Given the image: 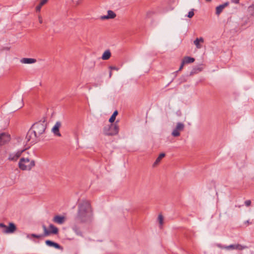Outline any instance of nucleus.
Listing matches in <instances>:
<instances>
[{
    "label": "nucleus",
    "mask_w": 254,
    "mask_h": 254,
    "mask_svg": "<svg viewBox=\"0 0 254 254\" xmlns=\"http://www.w3.org/2000/svg\"><path fill=\"white\" fill-rule=\"evenodd\" d=\"M92 216L90 203L87 201L81 202L79 205L78 218L82 221L89 219Z\"/></svg>",
    "instance_id": "1"
},
{
    "label": "nucleus",
    "mask_w": 254,
    "mask_h": 254,
    "mask_svg": "<svg viewBox=\"0 0 254 254\" xmlns=\"http://www.w3.org/2000/svg\"><path fill=\"white\" fill-rule=\"evenodd\" d=\"M46 125L44 122H39L34 124L28 132L29 134H34L35 137H38L43 134L46 129Z\"/></svg>",
    "instance_id": "2"
},
{
    "label": "nucleus",
    "mask_w": 254,
    "mask_h": 254,
    "mask_svg": "<svg viewBox=\"0 0 254 254\" xmlns=\"http://www.w3.org/2000/svg\"><path fill=\"white\" fill-rule=\"evenodd\" d=\"M34 160L29 158H21L18 163L19 168L23 171H29L35 166Z\"/></svg>",
    "instance_id": "3"
},
{
    "label": "nucleus",
    "mask_w": 254,
    "mask_h": 254,
    "mask_svg": "<svg viewBox=\"0 0 254 254\" xmlns=\"http://www.w3.org/2000/svg\"><path fill=\"white\" fill-rule=\"evenodd\" d=\"M0 227L2 228V232L4 233H13L16 230V227L14 223H9L8 226H6L2 223H0Z\"/></svg>",
    "instance_id": "4"
},
{
    "label": "nucleus",
    "mask_w": 254,
    "mask_h": 254,
    "mask_svg": "<svg viewBox=\"0 0 254 254\" xmlns=\"http://www.w3.org/2000/svg\"><path fill=\"white\" fill-rule=\"evenodd\" d=\"M185 128V125L181 122L177 123L175 127L173 129L172 132V135L174 137H178L181 134V132Z\"/></svg>",
    "instance_id": "5"
},
{
    "label": "nucleus",
    "mask_w": 254,
    "mask_h": 254,
    "mask_svg": "<svg viewBox=\"0 0 254 254\" xmlns=\"http://www.w3.org/2000/svg\"><path fill=\"white\" fill-rule=\"evenodd\" d=\"M11 139L10 135L7 132L0 133V146L8 143Z\"/></svg>",
    "instance_id": "6"
},
{
    "label": "nucleus",
    "mask_w": 254,
    "mask_h": 254,
    "mask_svg": "<svg viewBox=\"0 0 254 254\" xmlns=\"http://www.w3.org/2000/svg\"><path fill=\"white\" fill-rule=\"evenodd\" d=\"M45 236H48L51 234H56L58 233V229L53 224L49 225V230L45 226H43Z\"/></svg>",
    "instance_id": "7"
},
{
    "label": "nucleus",
    "mask_w": 254,
    "mask_h": 254,
    "mask_svg": "<svg viewBox=\"0 0 254 254\" xmlns=\"http://www.w3.org/2000/svg\"><path fill=\"white\" fill-rule=\"evenodd\" d=\"M119 126L117 124H114L110 127L108 131L105 132V134L108 135H114L118 133Z\"/></svg>",
    "instance_id": "8"
},
{
    "label": "nucleus",
    "mask_w": 254,
    "mask_h": 254,
    "mask_svg": "<svg viewBox=\"0 0 254 254\" xmlns=\"http://www.w3.org/2000/svg\"><path fill=\"white\" fill-rule=\"evenodd\" d=\"M26 148H23L21 150L17 151L15 154H10L8 156V160L10 161H16L18 158L20 156L21 153L26 149Z\"/></svg>",
    "instance_id": "9"
},
{
    "label": "nucleus",
    "mask_w": 254,
    "mask_h": 254,
    "mask_svg": "<svg viewBox=\"0 0 254 254\" xmlns=\"http://www.w3.org/2000/svg\"><path fill=\"white\" fill-rule=\"evenodd\" d=\"M61 126V123L60 122H57L52 129L53 133L56 136L60 137L61 134L60 132L59 129Z\"/></svg>",
    "instance_id": "10"
},
{
    "label": "nucleus",
    "mask_w": 254,
    "mask_h": 254,
    "mask_svg": "<svg viewBox=\"0 0 254 254\" xmlns=\"http://www.w3.org/2000/svg\"><path fill=\"white\" fill-rule=\"evenodd\" d=\"M107 13L108 14L107 15H104L101 17V19L102 20L113 19L116 16V13L112 10H109L108 11Z\"/></svg>",
    "instance_id": "11"
},
{
    "label": "nucleus",
    "mask_w": 254,
    "mask_h": 254,
    "mask_svg": "<svg viewBox=\"0 0 254 254\" xmlns=\"http://www.w3.org/2000/svg\"><path fill=\"white\" fill-rule=\"evenodd\" d=\"M65 219V217H64L63 216L56 215L53 218V221L55 223H58L59 224H62L63 223H64Z\"/></svg>",
    "instance_id": "12"
},
{
    "label": "nucleus",
    "mask_w": 254,
    "mask_h": 254,
    "mask_svg": "<svg viewBox=\"0 0 254 254\" xmlns=\"http://www.w3.org/2000/svg\"><path fill=\"white\" fill-rule=\"evenodd\" d=\"M20 63L22 64H32L36 63V60L33 58H22L20 60Z\"/></svg>",
    "instance_id": "13"
},
{
    "label": "nucleus",
    "mask_w": 254,
    "mask_h": 254,
    "mask_svg": "<svg viewBox=\"0 0 254 254\" xmlns=\"http://www.w3.org/2000/svg\"><path fill=\"white\" fill-rule=\"evenodd\" d=\"M48 1V0H40L39 3L35 7V10L36 12H40L42 7L46 4Z\"/></svg>",
    "instance_id": "14"
},
{
    "label": "nucleus",
    "mask_w": 254,
    "mask_h": 254,
    "mask_svg": "<svg viewBox=\"0 0 254 254\" xmlns=\"http://www.w3.org/2000/svg\"><path fill=\"white\" fill-rule=\"evenodd\" d=\"M204 43V39L202 37L197 38L194 41L193 43L197 49L202 47L201 44Z\"/></svg>",
    "instance_id": "15"
},
{
    "label": "nucleus",
    "mask_w": 254,
    "mask_h": 254,
    "mask_svg": "<svg viewBox=\"0 0 254 254\" xmlns=\"http://www.w3.org/2000/svg\"><path fill=\"white\" fill-rule=\"evenodd\" d=\"M228 5V2H226L222 5H220L219 6L216 7V13L217 15H219L220 13L223 11L224 8L226 7Z\"/></svg>",
    "instance_id": "16"
},
{
    "label": "nucleus",
    "mask_w": 254,
    "mask_h": 254,
    "mask_svg": "<svg viewBox=\"0 0 254 254\" xmlns=\"http://www.w3.org/2000/svg\"><path fill=\"white\" fill-rule=\"evenodd\" d=\"M45 243L49 246L53 247L58 249H62V248L58 244L51 241L47 240Z\"/></svg>",
    "instance_id": "17"
},
{
    "label": "nucleus",
    "mask_w": 254,
    "mask_h": 254,
    "mask_svg": "<svg viewBox=\"0 0 254 254\" xmlns=\"http://www.w3.org/2000/svg\"><path fill=\"white\" fill-rule=\"evenodd\" d=\"M111 54L110 51L107 50L104 52L102 56V59L103 60H107L111 57Z\"/></svg>",
    "instance_id": "18"
},
{
    "label": "nucleus",
    "mask_w": 254,
    "mask_h": 254,
    "mask_svg": "<svg viewBox=\"0 0 254 254\" xmlns=\"http://www.w3.org/2000/svg\"><path fill=\"white\" fill-rule=\"evenodd\" d=\"M194 59L189 57H185L183 59V64H187L189 63H192L194 62Z\"/></svg>",
    "instance_id": "19"
},
{
    "label": "nucleus",
    "mask_w": 254,
    "mask_h": 254,
    "mask_svg": "<svg viewBox=\"0 0 254 254\" xmlns=\"http://www.w3.org/2000/svg\"><path fill=\"white\" fill-rule=\"evenodd\" d=\"M226 249H238V250H242L243 247L239 245H230L225 247Z\"/></svg>",
    "instance_id": "20"
},
{
    "label": "nucleus",
    "mask_w": 254,
    "mask_h": 254,
    "mask_svg": "<svg viewBox=\"0 0 254 254\" xmlns=\"http://www.w3.org/2000/svg\"><path fill=\"white\" fill-rule=\"evenodd\" d=\"M164 153H161L159 155V156L157 157L156 161L153 164V166L155 167L157 166L161 161V160L165 157Z\"/></svg>",
    "instance_id": "21"
},
{
    "label": "nucleus",
    "mask_w": 254,
    "mask_h": 254,
    "mask_svg": "<svg viewBox=\"0 0 254 254\" xmlns=\"http://www.w3.org/2000/svg\"><path fill=\"white\" fill-rule=\"evenodd\" d=\"M158 220L160 227H162L164 223V217L162 214L158 215Z\"/></svg>",
    "instance_id": "22"
},
{
    "label": "nucleus",
    "mask_w": 254,
    "mask_h": 254,
    "mask_svg": "<svg viewBox=\"0 0 254 254\" xmlns=\"http://www.w3.org/2000/svg\"><path fill=\"white\" fill-rule=\"evenodd\" d=\"M118 111H115L113 114L112 115V116L111 117V118H110L109 119V122L112 123H113L115 119H116V116L118 115Z\"/></svg>",
    "instance_id": "23"
},
{
    "label": "nucleus",
    "mask_w": 254,
    "mask_h": 254,
    "mask_svg": "<svg viewBox=\"0 0 254 254\" xmlns=\"http://www.w3.org/2000/svg\"><path fill=\"white\" fill-rule=\"evenodd\" d=\"M194 9H192L190 11H189L188 14V17L190 18H191L194 16Z\"/></svg>",
    "instance_id": "24"
},
{
    "label": "nucleus",
    "mask_w": 254,
    "mask_h": 254,
    "mask_svg": "<svg viewBox=\"0 0 254 254\" xmlns=\"http://www.w3.org/2000/svg\"><path fill=\"white\" fill-rule=\"evenodd\" d=\"M109 68L111 70H117V71L119 70V68L116 66H110Z\"/></svg>",
    "instance_id": "25"
},
{
    "label": "nucleus",
    "mask_w": 254,
    "mask_h": 254,
    "mask_svg": "<svg viewBox=\"0 0 254 254\" xmlns=\"http://www.w3.org/2000/svg\"><path fill=\"white\" fill-rule=\"evenodd\" d=\"M245 205L247 206H249L251 205V201L249 200H246L245 202Z\"/></svg>",
    "instance_id": "26"
},
{
    "label": "nucleus",
    "mask_w": 254,
    "mask_h": 254,
    "mask_svg": "<svg viewBox=\"0 0 254 254\" xmlns=\"http://www.w3.org/2000/svg\"><path fill=\"white\" fill-rule=\"evenodd\" d=\"M31 236L32 237H34V238H40L41 237V235H36L35 234H32L31 235Z\"/></svg>",
    "instance_id": "27"
},
{
    "label": "nucleus",
    "mask_w": 254,
    "mask_h": 254,
    "mask_svg": "<svg viewBox=\"0 0 254 254\" xmlns=\"http://www.w3.org/2000/svg\"><path fill=\"white\" fill-rule=\"evenodd\" d=\"M250 11H253L254 10V4L252 5L249 7Z\"/></svg>",
    "instance_id": "28"
},
{
    "label": "nucleus",
    "mask_w": 254,
    "mask_h": 254,
    "mask_svg": "<svg viewBox=\"0 0 254 254\" xmlns=\"http://www.w3.org/2000/svg\"><path fill=\"white\" fill-rule=\"evenodd\" d=\"M184 64H183V62L182 61V64H181V66H180V68H179V70H181L183 69V66H184Z\"/></svg>",
    "instance_id": "29"
},
{
    "label": "nucleus",
    "mask_w": 254,
    "mask_h": 254,
    "mask_svg": "<svg viewBox=\"0 0 254 254\" xmlns=\"http://www.w3.org/2000/svg\"><path fill=\"white\" fill-rule=\"evenodd\" d=\"M39 18V22L40 23H42V17L41 16H39L38 17Z\"/></svg>",
    "instance_id": "30"
},
{
    "label": "nucleus",
    "mask_w": 254,
    "mask_h": 254,
    "mask_svg": "<svg viewBox=\"0 0 254 254\" xmlns=\"http://www.w3.org/2000/svg\"><path fill=\"white\" fill-rule=\"evenodd\" d=\"M232 2L235 3H239V0H232Z\"/></svg>",
    "instance_id": "31"
},
{
    "label": "nucleus",
    "mask_w": 254,
    "mask_h": 254,
    "mask_svg": "<svg viewBox=\"0 0 254 254\" xmlns=\"http://www.w3.org/2000/svg\"><path fill=\"white\" fill-rule=\"evenodd\" d=\"M199 0H190V1L192 2H198Z\"/></svg>",
    "instance_id": "32"
},
{
    "label": "nucleus",
    "mask_w": 254,
    "mask_h": 254,
    "mask_svg": "<svg viewBox=\"0 0 254 254\" xmlns=\"http://www.w3.org/2000/svg\"><path fill=\"white\" fill-rule=\"evenodd\" d=\"M112 76V71H111L110 72H109V77L111 78Z\"/></svg>",
    "instance_id": "33"
},
{
    "label": "nucleus",
    "mask_w": 254,
    "mask_h": 254,
    "mask_svg": "<svg viewBox=\"0 0 254 254\" xmlns=\"http://www.w3.org/2000/svg\"><path fill=\"white\" fill-rule=\"evenodd\" d=\"M18 141L19 142V143H21V142H22L23 141V140L20 139L19 140H18Z\"/></svg>",
    "instance_id": "34"
},
{
    "label": "nucleus",
    "mask_w": 254,
    "mask_h": 254,
    "mask_svg": "<svg viewBox=\"0 0 254 254\" xmlns=\"http://www.w3.org/2000/svg\"><path fill=\"white\" fill-rule=\"evenodd\" d=\"M206 1H210L211 0H205Z\"/></svg>",
    "instance_id": "35"
}]
</instances>
